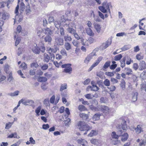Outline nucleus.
Listing matches in <instances>:
<instances>
[{"label":"nucleus","mask_w":146,"mask_h":146,"mask_svg":"<svg viewBox=\"0 0 146 146\" xmlns=\"http://www.w3.org/2000/svg\"><path fill=\"white\" fill-rule=\"evenodd\" d=\"M25 11L27 15L29 14L31 12V11L30 9V7L29 5H28L26 6Z\"/></svg>","instance_id":"37"},{"label":"nucleus","mask_w":146,"mask_h":146,"mask_svg":"<svg viewBox=\"0 0 146 146\" xmlns=\"http://www.w3.org/2000/svg\"><path fill=\"white\" fill-rule=\"evenodd\" d=\"M126 123V122L125 120H123L122 121L121 123V128L120 127V125H119V128H120L122 131H123V130H125L127 129V127Z\"/></svg>","instance_id":"13"},{"label":"nucleus","mask_w":146,"mask_h":146,"mask_svg":"<svg viewBox=\"0 0 146 146\" xmlns=\"http://www.w3.org/2000/svg\"><path fill=\"white\" fill-rule=\"evenodd\" d=\"M17 135L16 133H12L11 134L9 135L8 137V138H17Z\"/></svg>","instance_id":"44"},{"label":"nucleus","mask_w":146,"mask_h":146,"mask_svg":"<svg viewBox=\"0 0 146 146\" xmlns=\"http://www.w3.org/2000/svg\"><path fill=\"white\" fill-rule=\"evenodd\" d=\"M78 127L81 131H88L91 129V127L86 124L84 121H79L77 124Z\"/></svg>","instance_id":"1"},{"label":"nucleus","mask_w":146,"mask_h":146,"mask_svg":"<svg viewBox=\"0 0 146 146\" xmlns=\"http://www.w3.org/2000/svg\"><path fill=\"white\" fill-rule=\"evenodd\" d=\"M65 111L66 113V115H64V117H68V116L70 115V112L69 110V109L68 108H66L65 110Z\"/></svg>","instance_id":"50"},{"label":"nucleus","mask_w":146,"mask_h":146,"mask_svg":"<svg viewBox=\"0 0 146 146\" xmlns=\"http://www.w3.org/2000/svg\"><path fill=\"white\" fill-rule=\"evenodd\" d=\"M104 84L106 86H109L110 85V81L108 79H106L104 82Z\"/></svg>","instance_id":"40"},{"label":"nucleus","mask_w":146,"mask_h":146,"mask_svg":"<svg viewBox=\"0 0 146 146\" xmlns=\"http://www.w3.org/2000/svg\"><path fill=\"white\" fill-rule=\"evenodd\" d=\"M61 23L59 21H55L54 22V25L55 27L58 29L59 27H60V33L61 36H63L64 35V29L61 26Z\"/></svg>","instance_id":"6"},{"label":"nucleus","mask_w":146,"mask_h":146,"mask_svg":"<svg viewBox=\"0 0 146 146\" xmlns=\"http://www.w3.org/2000/svg\"><path fill=\"white\" fill-rule=\"evenodd\" d=\"M23 102V104L26 105H32L34 103V101L31 100L27 99L26 98H23L22 99Z\"/></svg>","instance_id":"7"},{"label":"nucleus","mask_w":146,"mask_h":146,"mask_svg":"<svg viewBox=\"0 0 146 146\" xmlns=\"http://www.w3.org/2000/svg\"><path fill=\"white\" fill-rule=\"evenodd\" d=\"M121 136H122L121 140L122 141H125L127 140L128 137V135L127 133H125L123 134L122 133Z\"/></svg>","instance_id":"20"},{"label":"nucleus","mask_w":146,"mask_h":146,"mask_svg":"<svg viewBox=\"0 0 146 146\" xmlns=\"http://www.w3.org/2000/svg\"><path fill=\"white\" fill-rule=\"evenodd\" d=\"M99 89V88L96 85L92 84V86H88L86 88L87 91L91 90L94 91H98Z\"/></svg>","instance_id":"9"},{"label":"nucleus","mask_w":146,"mask_h":146,"mask_svg":"<svg viewBox=\"0 0 146 146\" xmlns=\"http://www.w3.org/2000/svg\"><path fill=\"white\" fill-rule=\"evenodd\" d=\"M47 50L48 51V52L50 54H52L54 53H55L56 51V50L55 48H48L47 49Z\"/></svg>","instance_id":"26"},{"label":"nucleus","mask_w":146,"mask_h":146,"mask_svg":"<svg viewBox=\"0 0 146 146\" xmlns=\"http://www.w3.org/2000/svg\"><path fill=\"white\" fill-rule=\"evenodd\" d=\"M117 128H118L117 135L116 134L115 132H113L111 133V136L113 138L118 139V137L121 136V134L123 133L122 130L120 128H119V126H118Z\"/></svg>","instance_id":"4"},{"label":"nucleus","mask_w":146,"mask_h":146,"mask_svg":"<svg viewBox=\"0 0 146 146\" xmlns=\"http://www.w3.org/2000/svg\"><path fill=\"white\" fill-rule=\"evenodd\" d=\"M50 60V57L46 53H45L43 56V61L44 62H48Z\"/></svg>","instance_id":"19"},{"label":"nucleus","mask_w":146,"mask_h":146,"mask_svg":"<svg viewBox=\"0 0 146 146\" xmlns=\"http://www.w3.org/2000/svg\"><path fill=\"white\" fill-rule=\"evenodd\" d=\"M90 109L93 111H96L98 110L97 108L93 105H91L89 106Z\"/></svg>","instance_id":"57"},{"label":"nucleus","mask_w":146,"mask_h":146,"mask_svg":"<svg viewBox=\"0 0 146 146\" xmlns=\"http://www.w3.org/2000/svg\"><path fill=\"white\" fill-rule=\"evenodd\" d=\"M110 63L111 62L110 61H108L106 62L104 64L103 66V68L105 69L107 68L110 66Z\"/></svg>","instance_id":"42"},{"label":"nucleus","mask_w":146,"mask_h":146,"mask_svg":"<svg viewBox=\"0 0 146 146\" xmlns=\"http://www.w3.org/2000/svg\"><path fill=\"white\" fill-rule=\"evenodd\" d=\"M141 91L144 90L146 92V85L144 84H142L141 86Z\"/></svg>","instance_id":"54"},{"label":"nucleus","mask_w":146,"mask_h":146,"mask_svg":"<svg viewBox=\"0 0 146 146\" xmlns=\"http://www.w3.org/2000/svg\"><path fill=\"white\" fill-rule=\"evenodd\" d=\"M21 27L20 25H19L17 27V32L16 33L17 34L18 33H19L21 31Z\"/></svg>","instance_id":"56"},{"label":"nucleus","mask_w":146,"mask_h":146,"mask_svg":"<svg viewBox=\"0 0 146 146\" xmlns=\"http://www.w3.org/2000/svg\"><path fill=\"white\" fill-rule=\"evenodd\" d=\"M122 56L121 54H119L116 55L114 58V60L115 61H118L120 60L122 58Z\"/></svg>","instance_id":"34"},{"label":"nucleus","mask_w":146,"mask_h":146,"mask_svg":"<svg viewBox=\"0 0 146 146\" xmlns=\"http://www.w3.org/2000/svg\"><path fill=\"white\" fill-rule=\"evenodd\" d=\"M124 72L126 74L128 75H131L133 73L132 70L129 67L125 68Z\"/></svg>","instance_id":"15"},{"label":"nucleus","mask_w":146,"mask_h":146,"mask_svg":"<svg viewBox=\"0 0 146 146\" xmlns=\"http://www.w3.org/2000/svg\"><path fill=\"white\" fill-rule=\"evenodd\" d=\"M97 134V132L96 130H92L90 133L89 134V136L92 137L96 135Z\"/></svg>","instance_id":"36"},{"label":"nucleus","mask_w":146,"mask_h":146,"mask_svg":"<svg viewBox=\"0 0 146 146\" xmlns=\"http://www.w3.org/2000/svg\"><path fill=\"white\" fill-rule=\"evenodd\" d=\"M96 50H94L92 52L90 53L85 58L84 60V62L86 64H88L92 58V57L96 55Z\"/></svg>","instance_id":"3"},{"label":"nucleus","mask_w":146,"mask_h":146,"mask_svg":"<svg viewBox=\"0 0 146 146\" xmlns=\"http://www.w3.org/2000/svg\"><path fill=\"white\" fill-rule=\"evenodd\" d=\"M146 145V140H141V141L140 142L139 144L140 146H145Z\"/></svg>","instance_id":"52"},{"label":"nucleus","mask_w":146,"mask_h":146,"mask_svg":"<svg viewBox=\"0 0 146 146\" xmlns=\"http://www.w3.org/2000/svg\"><path fill=\"white\" fill-rule=\"evenodd\" d=\"M134 129L135 131V133L137 134H139L140 133L143 132V126L141 125H139L137 126L136 128H134Z\"/></svg>","instance_id":"8"},{"label":"nucleus","mask_w":146,"mask_h":146,"mask_svg":"<svg viewBox=\"0 0 146 146\" xmlns=\"http://www.w3.org/2000/svg\"><path fill=\"white\" fill-rule=\"evenodd\" d=\"M139 66V70H143L146 69V64L145 62L143 60L140 61Z\"/></svg>","instance_id":"10"},{"label":"nucleus","mask_w":146,"mask_h":146,"mask_svg":"<svg viewBox=\"0 0 146 146\" xmlns=\"http://www.w3.org/2000/svg\"><path fill=\"white\" fill-rule=\"evenodd\" d=\"M91 142L92 143L96 145H98L99 143L98 140L96 139H92L91 140Z\"/></svg>","instance_id":"46"},{"label":"nucleus","mask_w":146,"mask_h":146,"mask_svg":"<svg viewBox=\"0 0 146 146\" xmlns=\"http://www.w3.org/2000/svg\"><path fill=\"white\" fill-rule=\"evenodd\" d=\"M72 39L71 36L68 35L64 36V40L66 41H70Z\"/></svg>","instance_id":"43"},{"label":"nucleus","mask_w":146,"mask_h":146,"mask_svg":"<svg viewBox=\"0 0 146 146\" xmlns=\"http://www.w3.org/2000/svg\"><path fill=\"white\" fill-rule=\"evenodd\" d=\"M93 25L94 27L97 32L98 33H100L102 30V27L101 25L99 24H97L96 23H94Z\"/></svg>","instance_id":"12"},{"label":"nucleus","mask_w":146,"mask_h":146,"mask_svg":"<svg viewBox=\"0 0 146 146\" xmlns=\"http://www.w3.org/2000/svg\"><path fill=\"white\" fill-rule=\"evenodd\" d=\"M100 102L102 103H106L107 102L106 99L103 97H101L100 99Z\"/></svg>","instance_id":"61"},{"label":"nucleus","mask_w":146,"mask_h":146,"mask_svg":"<svg viewBox=\"0 0 146 146\" xmlns=\"http://www.w3.org/2000/svg\"><path fill=\"white\" fill-rule=\"evenodd\" d=\"M99 108L101 111L105 113H107L109 112V109L108 107L107 106H102L99 107Z\"/></svg>","instance_id":"11"},{"label":"nucleus","mask_w":146,"mask_h":146,"mask_svg":"<svg viewBox=\"0 0 146 146\" xmlns=\"http://www.w3.org/2000/svg\"><path fill=\"white\" fill-rule=\"evenodd\" d=\"M72 44L75 46L78 47L79 46V42L77 40H73L72 42Z\"/></svg>","instance_id":"48"},{"label":"nucleus","mask_w":146,"mask_h":146,"mask_svg":"<svg viewBox=\"0 0 146 146\" xmlns=\"http://www.w3.org/2000/svg\"><path fill=\"white\" fill-rule=\"evenodd\" d=\"M77 142L78 144L82 145L83 146H85L87 144L86 140L82 139H78Z\"/></svg>","instance_id":"17"},{"label":"nucleus","mask_w":146,"mask_h":146,"mask_svg":"<svg viewBox=\"0 0 146 146\" xmlns=\"http://www.w3.org/2000/svg\"><path fill=\"white\" fill-rule=\"evenodd\" d=\"M138 93L136 92H133L132 94V102H134L137 100Z\"/></svg>","instance_id":"18"},{"label":"nucleus","mask_w":146,"mask_h":146,"mask_svg":"<svg viewBox=\"0 0 146 146\" xmlns=\"http://www.w3.org/2000/svg\"><path fill=\"white\" fill-rule=\"evenodd\" d=\"M126 56V58H127V60L126 62V64L127 65H129L131 64V62H133V61L132 60L131 58L128 56Z\"/></svg>","instance_id":"35"},{"label":"nucleus","mask_w":146,"mask_h":146,"mask_svg":"<svg viewBox=\"0 0 146 146\" xmlns=\"http://www.w3.org/2000/svg\"><path fill=\"white\" fill-rule=\"evenodd\" d=\"M64 47L65 49L67 50H68L71 49V46L70 44L68 42H66L65 43Z\"/></svg>","instance_id":"28"},{"label":"nucleus","mask_w":146,"mask_h":146,"mask_svg":"<svg viewBox=\"0 0 146 146\" xmlns=\"http://www.w3.org/2000/svg\"><path fill=\"white\" fill-rule=\"evenodd\" d=\"M9 17V15L7 13H4L2 15V18L4 20L8 19Z\"/></svg>","instance_id":"29"},{"label":"nucleus","mask_w":146,"mask_h":146,"mask_svg":"<svg viewBox=\"0 0 146 146\" xmlns=\"http://www.w3.org/2000/svg\"><path fill=\"white\" fill-rule=\"evenodd\" d=\"M126 59V56L124 57L120 61L121 63V66L123 68L125 66V62Z\"/></svg>","instance_id":"23"},{"label":"nucleus","mask_w":146,"mask_h":146,"mask_svg":"<svg viewBox=\"0 0 146 146\" xmlns=\"http://www.w3.org/2000/svg\"><path fill=\"white\" fill-rule=\"evenodd\" d=\"M136 58L138 60H140L143 58V56H141L140 54H138L136 56Z\"/></svg>","instance_id":"60"},{"label":"nucleus","mask_w":146,"mask_h":146,"mask_svg":"<svg viewBox=\"0 0 146 146\" xmlns=\"http://www.w3.org/2000/svg\"><path fill=\"white\" fill-rule=\"evenodd\" d=\"M48 67V65L47 64H44L41 66V68L42 70H43L47 69Z\"/></svg>","instance_id":"59"},{"label":"nucleus","mask_w":146,"mask_h":146,"mask_svg":"<svg viewBox=\"0 0 146 146\" xmlns=\"http://www.w3.org/2000/svg\"><path fill=\"white\" fill-rule=\"evenodd\" d=\"M21 67L23 69H25L27 68V64L25 62L23 63L21 65Z\"/></svg>","instance_id":"64"},{"label":"nucleus","mask_w":146,"mask_h":146,"mask_svg":"<svg viewBox=\"0 0 146 146\" xmlns=\"http://www.w3.org/2000/svg\"><path fill=\"white\" fill-rule=\"evenodd\" d=\"M71 65L70 64H64V72L69 74H71L72 70Z\"/></svg>","instance_id":"5"},{"label":"nucleus","mask_w":146,"mask_h":146,"mask_svg":"<svg viewBox=\"0 0 146 146\" xmlns=\"http://www.w3.org/2000/svg\"><path fill=\"white\" fill-rule=\"evenodd\" d=\"M47 79L44 77H40L38 78V81L40 82H44L47 81Z\"/></svg>","instance_id":"25"},{"label":"nucleus","mask_w":146,"mask_h":146,"mask_svg":"<svg viewBox=\"0 0 146 146\" xmlns=\"http://www.w3.org/2000/svg\"><path fill=\"white\" fill-rule=\"evenodd\" d=\"M49 127V125L48 124L42 125V128L44 129H47Z\"/></svg>","instance_id":"63"},{"label":"nucleus","mask_w":146,"mask_h":146,"mask_svg":"<svg viewBox=\"0 0 146 146\" xmlns=\"http://www.w3.org/2000/svg\"><path fill=\"white\" fill-rule=\"evenodd\" d=\"M120 86L123 90H124L125 89V82L123 80L121 82Z\"/></svg>","instance_id":"41"},{"label":"nucleus","mask_w":146,"mask_h":146,"mask_svg":"<svg viewBox=\"0 0 146 146\" xmlns=\"http://www.w3.org/2000/svg\"><path fill=\"white\" fill-rule=\"evenodd\" d=\"M85 96L86 98L89 99L92 98L94 97V95H91L90 94H88L85 95Z\"/></svg>","instance_id":"49"},{"label":"nucleus","mask_w":146,"mask_h":146,"mask_svg":"<svg viewBox=\"0 0 146 146\" xmlns=\"http://www.w3.org/2000/svg\"><path fill=\"white\" fill-rule=\"evenodd\" d=\"M100 115L98 113L95 114L93 117L92 119L94 120H98L100 119Z\"/></svg>","instance_id":"30"},{"label":"nucleus","mask_w":146,"mask_h":146,"mask_svg":"<svg viewBox=\"0 0 146 146\" xmlns=\"http://www.w3.org/2000/svg\"><path fill=\"white\" fill-rule=\"evenodd\" d=\"M130 47L131 46L129 45H125L122 48V50L123 51H125L129 49Z\"/></svg>","instance_id":"47"},{"label":"nucleus","mask_w":146,"mask_h":146,"mask_svg":"<svg viewBox=\"0 0 146 146\" xmlns=\"http://www.w3.org/2000/svg\"><path fill=\"white\" fill-rule=\"evenodd\" d=\"M32 50L33 52L36 54H39L40 53V49L36 44L34 45L32 48Z\"/></svg>","instance_id":"14"},{"label":"nucleus","mask_w":146,"mask_h":146,"mask_svg":"<svg viewBox=\"0 0 146 146\" xmlns=\"http://www.w3.org/2000/svg\"><path fill=\"white\" fill-rule=\"evenodd\" d=\"M81 43L83 45L87 46L88 45V41L86 40H84L83 38H80Z\"/></svg>","instance_id":"32"},{"label":"nucleus","mask_w":146,"mask_h":146,"mask_svg":"<svg viewBox=\"0 0 146 146\" xmlns=\"http://www.w3.org/2000/svg\"><path fill=\"white\" fill-rule=\"evenodd\" d=\"M44 39L45 42H47L48 43L51 42L52 39L51 37L49 35H47L45 36L44 38Z\"/></svg>","instance_id":"22"},{"label":"nucleus","mask_w":146,"mask_h":146,"mask_svg":"<svg viewBox=\"0 0 146 146\" xmlns=\"http://www.w3.org/2000/svg\"><path fill=\"white\" fill-rule=\"evenodd\" d=\"M13 79L11 74L9 73L8 76V80L9 81V82H10L11 81L13 80Z\"/></svg>","instance_id":"55"},{"label":"nucleus","mask_w":146,"mask_h":146,"mask_svg":"<svg viewBox=\"0 0 146 146\" xmlns=\"http://www.w3.org/2000/svg\"><path fill=\"white\" fill-rule=\"evenodd\" d=\"M13 122H9L8 123H7L6 124V126L5 129H9L11 126L13 124Z\"/></svg>","instance_id":"39"},{"label":"nucleus","mask_w":146,"mask_h":146,"mask_svg":"<svg viewBox=\"0 0 146 146\" xmlns=\"http://www.w3.org/2000/svg\"><path fill=\"white\" fill-rule=\"evenodd\" d=\"M111 4L110 3L104 2L103 3L102 6L99 7V9L102 13H105L108 12L109 13H111L110 9V6Z\"/></svg>","instance_id":"2"},{"label":"nucleus","mask_w":146,"mask_h":146,"mask_svg":"<svg viewBox=\"0 0 146 146\" xmlns=\"http://www.w3.org/2000/svg\"><path fill=\"white\" fill-rule=\"evenodd\" d=\"M139 66L138 64L137 63H134L133 64V68L135 70H137L139 68Z\"/></svg>","instance_id":"51"},{"label":"nucleus","mask_w":146,"mask_h":146,"mask_svg":"<svg viewBox=\"0 0 146 146\" xmlns=\"http://www.w3.org/2000/svg\"><path fill=\"white\" fill-rule=\"evenodd\" d=\"M66 120H64V124H65V125L66 126L68 127L70 124L71 120L70 118H68L67 119L66 118Z\"/></svg>","instance_id":"33"},{"label":"nucleus","mask_w":146,"mask_h":146,"mask_svg":"<svg viewBox=\"0 0 146 146\" xmlns=\"http://www.w3.org/2000/svg\"><path fill=\"white\" fill-rule=\"evenodd\" d=\"M86 31L87 34L90 36H93L94 35V33L90 28H88L87 29Z\"/></svg>","instance_id":"24"},{"label":"nucleus","mask_w":146,"mask_h":146,"mask_svg":"<svg viewBox=\"0 0 146 146\" xmlns=\"http://www.w3.org/2000/svg\"><path fill=\"white\" fill-rule=\"evenodd\" d=\"M67 31L71 34H73L75 32L76 30L72 28L68 27L66 29Z\"/></svg>","instance_id":"27"},{"label":"nucleus","mask_w":146,"mask_h":146,"mask_svg":"<svg viewBox=\"0 0 146 146\" xmlns=\"http://www.w3.org/2000/svg\"><path fill=\"white\" fill-rule=\"evenodd\" d=\"M44 33L46 34H49L51 35L52 34L51 30L48 28H47L44 29Z\"/></svg>","instance_id":"31"},{"label":"nucleus","mask_w":146,"mask_h":146,"mask_svg":"<svg viewBox=\"0 0 146 146\" xmlns=\"http://www.w3.org/2000/svg\"><path fill=\"white\" fill-rule=\"evenodd\" d=\"M80 117L82 118L83 120L87 121H89V117L88 114L84 113H81L80 114Z\"/></svg>","instance_id":"16"},{"label":"nucleus","mask_w":146,"mask_h":146,"mask_svg":"<svg viewBox=\"0 0 146 146\" xmlns=\"http://www.w3.org/2000/svg\"><path fill=\"white\" fill-rule=\"evenodd\" d=\"M38 66V65L36 62L33 63L31 65V67L33 68H37Z\"/></svg>","instance_id":"53"},{"label":"nucleus","mask_w":146,"mask_h":146,"mask_svg":"<svg viewBox=\"0 0 146 146\" xmlns=\"http://www.w3.org/2000/svg\"><path fill=\"white\" fill-rule=\"evenodd\" d=\"M55 40L58 45H62L63 44V38H58L56 39Z\"/></svg>","instance_id":"21"},{"label":"nucleus","mask_w":146,"mask_h":146,"mask_svg":"<svg viewBox=\"0 0 146 146\" xmlns=\"http://www.w3.org/2000/svg\"><path fill=\"white\" fill-rule=\"evenodd\" d=\"M105 74L110 77L113 76H114V74L113 72H106L105 73Z\"/></svg>","instance_id":"58"},{"label":"nucleus","mask_w":146,"mask_h":146,"mask_svg":"<svg viewBox=\"0 0 146 146\" xmlns=\"http://www.w3.org/2000/svg\"><path fill=\"white\" fill-rule=\"evenodd\" d=\"M40 51H41L42 52H44L45 51V48L44 45H43L40 46V48H39Z\"/></svg>","instance_id":"62"},{"label":"nucleus","mask_w":146,"mask_h":146,"mask_svg":"<svg viewBox=\"0 0 146 146\" xmlns=\"http://www.w3.org/2000/svg\"><path fill=\"white\" fill-rule=\"evenodd\" d=\"M41 109V107L40 106H39L35 110V112L36 113V114L38 116L39 115V113Z\"/></svg>","instance_id":"45"},{"label":"nucleus","mask_w":146,"mask_h":146,"mask_svg":"<svg viewBox=\"0 0 146 146\" xmlns=\"http://www.w3.org/2000/svg\"><path fill=\"white\" fill-rule=\"evenodd\" d=\"M78 109L81 111H84L86 110L85 107L82 105H79L78 107Z\"/></svg>","instance_id":"38"}]
</instances>
